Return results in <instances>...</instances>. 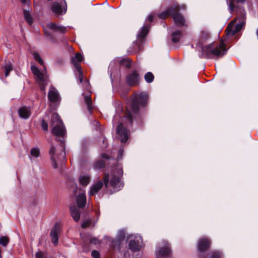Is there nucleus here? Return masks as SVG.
<instances>
[{
    "label": "nucleus",
    "mask_w": 258,
    "mask_h": 258,
    "mask_svg": "<svg viewBox=\"0 0 258 258\" xmlns=\"http://www.w3.org/2000/svg\"><path fill=\"white\" fill-rule=\"evenodd\" d=\"M50 125L52 126V133L57 137H62V139L57 140L61 144L63 148L59 155L56 154L55 147L52 145L49 149V154L52 162V166L54 169L57 168V161H61L63 163L66 161V152L64 151V139L66 135V130L62 120L57 113H53L51 116Z\"/></svg>",
    "instance_id": "obj_1"
},
{
    "label": "nucleus",
    "mask_w": 258,
    "mask_h": 258,
    "mask_svg": "<svg viewBox=\"0 0 258 258\" xmlns=\"http://www.w3.org/2000/svg\"><path fill=\"white\" fill-rule=\"evenodd\" d=\"M149 95L147 92H143L135 94L132 97L130 102L131 111L127 110L123 116V121L132 126L135 120L137 124H142L143 119L140 113V108L147 105Z\"/></svg>",
    "instance_id": "obj_2"
},
{
    "label": "nucleus",
    "mask_w": 258,
    "mask_h": 258,
    "mask_svg": "<svg viewBox=\"0 0 258 258\" xmlns=\"http://www.w3.org/2000/svg\"><path fill=\"white\" fill-rule=\"evenodd\" d=\"M196 47L199 51L202 52L200 57L207 59H213L214 56L221 57L227 51L224 40H221L219 44L216 46L213 42L204 46L201 42H198L196 44Z\"/></svg>",
    "instance_id": "obj_3"
},
{
    "label": "nucleus",
    "mask_w": 258,
    "mask_h": 258,
    "mask_svg": "<svg viewBox=\"0 0 258 258\" xmlns=\"http://www.w3.org/2000/svg\"><path fill=\"white\" fill-rule=\"evenodd\" d=\"M184 6H180L178 3H174L168 7L162 13L157 15L159 19L165 20L171 16L173 19L174 24L177 27L185 26V19L183 15L180 13V9H184Z\"/></svg>",
    "instance_id": "obj_4"
},
{
    "label": "nucleus",
    "mask_w": 258,
    "mask_h": 258,
    "mask_svg": "<svg viewBox=\"0 0 258 258\" xmlns=\"http://www.w3.org/2000/svg\"><path fill=\"white\" fill-rule=\"evenodd\" d=\"M122 175L123 170L120 168H116L114 169L110 182L109 175L105 174L103 178V182L105 187L106 188L109 186L112 187L114 192L120 190L124 185L123 182L120 181Z\"/></svg>",
    "instance_id": "obj_5"
},
{
    "label": "nucleus",
    "mask_w": 258,
    "mask_h": 258,
    "mask_svg": "<svg viewBox=\"0 0 258 258\" xmlns=\"http://www.w3.org/2000/svg\"><path fill=\"white\" fill-rule=\"evenodd\" d=\"M151 25H152L150 23H145L139 30L137 34V39L136 41L134 42L133 44V47L135 53H136L142 49L144 39L148 34Z\"/></svg>",
    "instance_id": "obj_6"
},
{
    "label": "nucleus",
    "mask_w": 258,
    "mask_h": 258,
    "mask_svg": "<svg viewBox=\"0 0 258 258\" xmlns=\"http://www.w3.org/2000/svg\"><path fill=\"white\" fill-rule=\"evenodd\" d=\"M83 59V56L80 53H77L74 56L71 57V63L74 66V71L76 75L79 78V83L80 84H82L83 81V73L80 62Z\"/></svg>",
    "instance_id": "obj_7"
},
{
    "label": "nucleus",
    "mask_w": 258,
    "mask_h": 258,
    "mask_svg": "<svg viewBox=\"0 0 258 258\" xmlns=\"http://www.w3.org/2000/svg\"><path fill=\"white\" fill-rule=\"evenodd\" d=\"M50 10L56 15H62L67 10V5L65 0H55L50 7Z\"/></svg>",
    "instance_id": "obj_8"
},
{
    "label": "nucleus",
    "mask_w": 258,
    "mask_h": 258,
    "mask_svg": "<svg viewBox=\"0 0 258 258\" xmlns=\"http://www.w3.org/2000/svg\"><path fill=\"white\" fill-rule=\"evenodd\" d=\"M48 99L49 101L55 105V108H57L61 101V97L57 89L53 86H51L48 93Z\"/></svg>",
    "instance_id": "obj_9"
},
{
    "label": "nucleus",
    "mask_w": 258,
    "mask_h": 258,
    "mask_svg": "<svg viewBox=\"0 0 258 258\" xmlns=\"http://www.w3.org/2000/svg\"><path fill=\"white\" fill-rule=\"evenodd\" d=\"M211 244V240L208 238H201L198 243L197 248L198 251L201 253V257L204 258L203 256V253L207 251L210 248Z\"/></svg>",
    "instance_id": "obj_10"
},
{
    "label": "nucleus",
    "mask_w": 258,
    "mask_h": 258,
    "mask_svg": "<svg viewBox=\"0 0 258 258\" xmlns=\"http://www.w3.org/2000/svg\"><path fill=\"white\" fill-rule=\"evenodd\" d=\"M164 246L159 248L157 252V258H166L170 256L172 253L170 244L167 241H163Z\"/></svg>",
    "instance_id": "obj_11"
},
{
    "label": "nucleus",
    "mask_w": 258,
    "mask_h": 258,
    "mask_svg": "<svg viewBox=\"0 0 258 258\" xmlns=\"http://www.w3.org/2000/svg\"><path fill=\"white\" fill-rule=\"evenodd\" d=\"M140 81V77L137 71H133L126 77V83L130 86L138 85Z\"/></svg>",
    "instance_id": "obj_12"
},
{
    "label": "nucleus",
    "mask_w": 258,
    "mask_h": 258,
    "mask_svg": "<svg viewBox=\"0 0 258 258\" xmlns=\"http://www.w3.org/2000/svg\"><path fill=\"white\" fill-rule=\"evenodd\" d=\"M130 131L126 129L122 123H120L116 128V134L118 135L121 143H125L128 139Z\"/></svg>",
    "instance_id": "obj_13"
},
{
    "label": "nucleus",
    "mask_w": 258,
    "mask_h": 258,
    "mask_svg": "<svg viewBox=\"0 0 258 258\" xmlns=\"http://www.w3.org/2000/svg\"><path fill=\"white\" fill-rule=\"evenodd\" d=\"M131 239L128 242L129 249L133 252L139 251L140 249V242L142 240V237L140 236L130 235Z\"/></svg>",
    "instance_id": "obj_14"
},
{
    "label": "nucleus",
    "mask_w": 258,
    "mask_h": 258,
    "mask_svg": "<svg viewBox=\"0 0 258 258\" xmlns=\"http://www.w3.org/2000/svg\"><path fill=\"white\" fill-rule=\"evenodd\" d=\"M18 113L20 118L27 119L31 115V109L30 107L23 106L19 108Z\"/></svg>",
    "instance_id": "obj_15"
},
{
    "label": "nucleus",
    "mask_w": 258,
    "mask_h": 258,
    "mask_svg": "<svg viewBox=\"0 0 258 258\" xmlns=\"http://www.w3.org/2000/svg\"><path fill=\"white\" fill-rule=\"evenodd\" d=\"M47 27L54 32L59 33L63 34L67 32V28L66 27L57 25L54 23H49L47 24Z\"/></svg>",
    "instance_id": "obj_16"
},
{
    "label": "nucleus",
    "mask_w": 258,
    "mask_h": 258,
    "mask_svg": "<svg viewBox=\"0 0 258 258\" xmlns=\"http://www.w3.org/2000/svg\"><path fill=\"white\" fill-rule=\"evenodd\" d=\"M59 227L57 223H55L50 231V236L51 237L52 243L56 245L58 244V231Z\"/></svg>",
    "instance_id": "obj_17"
},
{
    "label": "nucleus",
    "mask_w": 258,
    "mask_h": 258,
    "mask_svg": "<svg viewBox=\"0 0 258 258\" xmlns=\"http://www.w3.org/2000/svg\"><path fill=\"white\" fill-rule=\"evenodd\" d=\"M77 207L83 209L86 205V196L85 193L79 194L76 198Z\"/></svg>",
    "instance_id": "obj_18"
},
{
    "label": "nucleus",
    "mask_w": 258,
    "mask_h": 258,
    "mask_svg": "<svg viewBox=\"0 0 258 258\" xmlns=\"http://www.w3.org/2000/svg\"><path fill=\"white\" fill-rule=\"evenodd\" d=\"M103 182L101 180H98L97 182L92 185L89 192L90 196H93L96 194L100 189L103 187Z\"/></svg>",
    "instance_id": "obj_19"
},
{
    "label": "nucleus",
    "mask_w": 258,
    "mask_h": 258,
    "mask_svg": "<svg viewBox=\"0 0 258 258\" xmlns=\"http://www.w3.org/2000/svg\"><path fill=\"white\" fill-rule=\"evenodd\" d=\"M70 214L75 222H78L80 219V212L76 206L70 207Z\"/></svg>",
    "instance_id": "obj_20"
},
{
    "label": "nucleus",
    "mask_w": 258,
    "mask_h": 258,
    "mask_svg": "<svg viewBox=\"0 0 258 258\" xmlns=\"http://www.w3.org/2000/svg\"><path fill=\"white\" fill-rule=\"evenodd\" d=\"M182 36V32L180 30H176L171 33V41L173 43H177L179 42Z\"/></svg>",
    "instance_id": "obj_21"
},
{
    "label": "nucleus",
    "mask_w": 258,
    "mask_h": 258,
    "mask_svg": "<svg viewBox=\"0 0 258 258\" xmlns=\"http://www.w3.org/2000/svg\"><path fill=\"white\" fill-rule=\"evenodd\" d=\"M84 102L87 105V109L89 113H92L93 106L91 97L89 95H86L84 97Z\"/></svg>",
    "instance_id": "obj_22"
},
{
    "label": "nucleus",
    "mask_w": 258,
    "mask_h": 258,
    "mask_svg": "<svg viewBox=\"0 0 258 258\" xmlns=\"http://www.w3.org/2000/svg\"><path fill=\"white\" fill-rule=\"evenodd\" d=\"M79 182L83 186H87L90 182V176L87 175H81L79 177Z\"/></svg>",
    "instance_id": "obj_23"
},
{
    "label": "nucleus",
    "mask_w": 258,
    "mask_h": 258,
    "mask_svg": "<svg viewBox=\"0 0 258 258\" xmlns=\"http://www.w3.org/2000/svg\"><path fill=\"white\" fill-rule=\"evenodd\" d=\"M5 69V76L6 77H8L9 73L13 69V66L11 61L6 62L4 66Z\"/></svg>",
    "instance_id": "obj_24"
},
{
    "label": "nucleus",
    "mask_w": 258,
    "mask_h": 258,
    "mask_svg": "<svg viewBox=\"0 0 258 258\" xmlns=\"http://www.w3.org/2000/svg\"><path fill=\"white\" fill-rule=\"evenodd\" d=\"M208 258H222V253L219 251H211L208 254Z\"/></svg>",
    "instance_id": "obj_25"
},
{
    "label": "nucleus",
    "mask_w": 258,
    "mask_h": 258,
    "mask_svg": "<svg viewBox=\"0 0 258 258\" xmlns=\"http://www.w3.org/2000/svg\"><path fill=\"white\" fill-rule=\"evenodd\" d=\"M23 14L25 20L29 24L31 25L33 22L32 17L29 12L26 10H23Z\"/></svg>",
    "instance_id": "obj_26"
},
{
    "label": "nucleus",
    "mask_w": 258,
    "mask_h": 258,
    "mask_svg": "<svg viewBox=\"0 0 258 258\" xmlns=\"http://www.w3.org/2000/svg\"><path fill=\"white\" fill-rule=\"evenodd\" d=\"M105 166V162L102 160H99L94 164V167L95 169L99 170L104 168Z\"/></svg>",
    "instance_id": "obj_27"
},
{
    "label": "nucleus",
    "mask_w": 258,
    "mask_h": 258,
    "mask_svg": "<svg viewBox=\"0 0 258 258\" xmlns=\"http://www.w3.org/2000/svg\"><path fill=\"white\" fill-rule=\"evenodd\" d=\"M144 78L147 83H151L154 81V76L152 73L149 72L145 75Z\"/></svg>",
    "instance_id": "obj_28"
},
{
    "label": "nucleus",
    "mask_w": 258,
    "mask_h": 258,
    "mask_svg": "<svg viewBox=\"0 0 258 258\" xmlns=\"http://www.w3.org/2000/svg\"><path fill=\"white\" fill-rule=\"evenodd\" d=\"M242 15V21H241V22H239V23H238L237 24H236L235 26V27L236 28V29L237 30H238V31H240L242 27L244 26V24H245V21L244 20L245 19V13H244V14L243 13H242L241 14Z\"/></svg>",
    "instance_id": "obj_29"
},
{
    "label": "nucleus",
    "mask_w": 258,
    "mask_h": 258,
    "mask_svg": "<svg viewBox=\"0 0 258 258\" xmlns=\"http://www.w3.org/2000/svg\"><path fill=\"white\" fill-rule=\"evenodd\" d=\"M30 154L34 158H38L40 154V151L38 147L33 148L31 149Z\"/></svg>",
    "instance_id": "obj_30"
},
{
    "label": "nucleus",
    "mask_w": 258,
    "mask_h": 258,
    "mask_svg": "<svg viewBox=\"0 0 258 258\" xmlns=\"http://www.w3.org/2000/svg\"><path fill=\"white\" fill-rule=\"evenodd\" d=\"M10 239L9 237L5 236H2L0 237V244L3 246H6L9 243Z\"/></svg>",
    "instance_id": "obj_31"
},
{
    "label": "nucleus",
    "mask_w": 258,
    "mask_h": 258,
    "mask_svg": "<svg viewBox=\"0 0 258 258\" xmlns=\"http://www.w3.org/2000/svg\"><path fill=\"white\" fill-rule=\"evenodd\" d=\"M35 76H36V81L37 82V83H39L44 82V78L43 74L41 72H39L38 73L36 74Z\"/></svg>",
    "instance_id": "obj_32"
},
{
    "label": "nucleus",
    "mask_w": 258,
    "mask_h": 258,
    "mask_svg": "<svg viewBox=\"0 0 258 258\" xmlns=\"http://www.w3.org/2000/svg\"><path fill=\"white\" fill-rule=\"evenodd\" d=\"M125 237V232L124 230H120L118 231L117 234V239L118 241H123Z\"/></svg>",
    "instance_id": "obj_33"
},
{
    "label": "nucleus",
    "mask_w": 258,
    "mask_h": 258,
    "mask_svg": "<svg viewBox=\"0 0 258 258\" xmlns=\"http://www.w3.org/2000/svg\"><path fill=\"white\" fill-rule=\"evenodd\" d=\"M33 57L35 59V60L39 62V63L41 65L43 64V61L41 58L40 55L37 52H34L33 53Z\"/></svg>",
    "instance_id": "obj_34"
},
{
    "label": "nucleus",
    "mask_w": 258,
    "mask_h": 258,
    "mask_svg": "<svg viewBox=\"0 0 258 258\" xmlns=\"http://www.w3.org/2000/svg\"><path fill=\"white\" fill-rule=\"evenodd\" d=\"M44 33H45V35L47 37L49 38L52 43H56V40L55 38L54 37V36L52 35V34L50 32L45 31Z\"/></svg>",
    "instance_id": "obj_35"
},
{
    "label": "nucleus",
    "mask_w": 258,
    "mask_h": 258,
    "mask_svg": "<svg viewBox=\"0 0 258 258\" xmlns=\"http://www.w3.org/2000/svg\"><path fill=\"white\" fill-rule=\"evenodd\" d=\"M36 258H46V255L42 251L38 250L35 253Z\"/></svg>",
    "instance_id": "obj_36"
},
{
    "label": "nucleus",
    "mask_w": 258,
    "mask_h": 258,
    "mask_svg": "<svg viewBox=\"0 0 258 258\" xmlns=\"http://www.w3.org/2000/svg\"><path fill=\"white\" fill-rule=\"evenodd\" d=\"M41 126L44 131L48 130V123L44 119H42L41 121Z\"/></svg>",
    "instance_id": "obj_37"
},
{
    "label": "nucleus",
    "mask_w": 258,
    "mask_h": 258,
    "mask_svg": "<svg viewBox=\"0 0 258 258\" xmlns=\"http://www.w3.org/2000/svg\"><path fill=\"white\" fill-rule=\"evenodd\" d=\"M227 35L228 37H232L233 34H232L233 31V27L228 25L226 28Z\"/></svg>",
    "instance_id": "obj_38"
},
{
    "label": "nucleus",
    "mask_w": 258,
    "mask_h": 258,
    "mask_svg": "<svg viewBox=\"0 0 258 258\" xmlns=\"http://www.w3.org/2000/svg\"><path fill=\"white\" fill-rule=\"evenodd\" d=\"M210 35V34L207 32H202L201 35V39L203 40H207Z\"/></svg>",
    "instance_id": "obj_39"
},
{
    "label": "nucleus",
    "mask_w": 258,
    "mask_h": 258,
    "mask_svg": "<svg viewBox=\"0 0 258 258\" xmlns=\"http://www.w3.org/2000/svg\"><path fill=\"white\" fill-rule=\"evenodd\" d=\"M154 17H155L154 13L150 14L149 15V16L146 19L145 23H147V21H149L150 22H153V21L154 20Z\"/></svg>",
    "instance_id": "obj_40"
},
{
    "label": "nucleus",
    "mask_w": 258,
    "mask_h": 258,
    "mask_svg": "<svg viewBox=\"0 0 258 258\" xmlns=\"http://www.w3.org/2000/svg\"><path fill=\"white\" fill-rule=\"evenodd\" d=\"M31 70L33 74L35 75L36 74L38 73L40 71L39 69L35 66H31Z\"/></svg>",
    "instance_id": "obj_41"
},
{
    "label": "nucleus",
    "mask_w": 258,
    "mask_h": 258,
    "mask_svg": "<svg viewBox=\"0 0 258 258\" xmlns=\"http://www.w3.org/2000/svg\"><path fill=\"white\" fill-rule=\"evenodd\" d=\"M91 256L94 258H100V253L97 250H93L91 252Z\"/></svg>",
    "instance_id": "obj_42"
},
{
    "label": "nucleus",
    "mask_w": 258,
    "mask_h": 258,
    "mask_svg": "<svg viewBox=\"0 0 258 258\" xmlns=\"http://www.w3.org/2000/svg\"><path fill=\"white\" fill-rule=\"evenodd\" d=\"M90 224V222L89 221H84L81 224V227L82 228H86L88 227Z\"/></svg>",
    "instance_id": "obj_43"
},
{
    "label": "nucleus",
    "mask_w": 258,
    "mask_h": 258,
    "mask_svg": "<svg viewBox=\"0 0 258 258\" xmlns=\"http://www.w3.org/2000/svg\"><path fill=\"white\" fill-rule=\"evenodd\" d=\"M235 5L232 1H230L229 4V9L230 12L234 11Z\"/></svg>",
    "instance_id": "obj_44"
},
{
    "label": "nucleus",
    "mask_w": 258,
    "mask_h": 258,
    "mask_svg": "<svg viewBox=\"0 0 258 258\" xmlns=\"http://www.w3.org/2000/svg\"><path fill=\"white\" fill-rule=\"evenodd\" d=\"M38 84H39V87H40V90L42 91L45 92L46 85L43 83V82H42L41 83H39Z\"/></svg>",
    "instance_id": "obj_45"
},
{
    "label": "nucleus",
    "mask_w": 258,
    "mask_h": 258,
    "mask_svg": "<svg viewBox=\"0 0 258 258\" xmlns=\"http://www.w3.org/2000/svg\"><path fill=\"white\" fill-rule=\"evenodd\" d=\"M89 242L96 245L98 243V239L96 237H94L90 239Z\"/></svg>",
    "instance_id": "obj_46"
},
{
    "label": "nucleus",
    "mask_w": 258,
    "mask_h": 258,
    "mask_svg": "<svg viewBox=\"0 0 258 258\" xmlns=\"http://www.w3.org/2000/svg\"><path fill=\"white\" fill-rule=\"evenodd\" d=\"M122 153H123V150L121 149H120L118 151V156H117L118 160L120 159L121 158Z\"/></svg>",
    "instance_id": "obj_47"
},
{
    "label": "nucleus",
    "mask_w": 258,
    "mask_h": 258,
    "mask_svg": "<svg viewBox=\"0 0 258 258\" xmlns=\"http://www.w3.org/2000/svg\"><path fill=\"white\" fill-rule=\"evenodd\" d=\"M101 157L103 158V159H106V160H108L109 159V156L105 154V153H102L101 155Z\"/></svg>",
    "instance_id": "obj_48"
},
{
    "label": "nucleus",
    "mask_w": 258,
    "mask_h": 258,
    "mask_svg": "<svg viewBox=\"0 0 258 258\" xmlns=\"http://www.w3.org/2000/svg\"><path fill=\"white\" fill-rule=\"evenodd\" d=\"M238 32H239V31H238V30H237L236 29V28L234 27V28H233V31H232V34H233V35H234L235 34H236L237 33H238Z\"/></svg>",
    "instance_id": "obj_49"
},
{
    "label": "nucleus",
    "mask_w": 258,
    "mask_h": 258,
    "mask_svg": "<svg viewBox=\"0 0 258 258\" xmlns=\"http://www.w3.org/2000/svg\"><path fill=\"white\" fill-rule=\"evenodd\" d=\"M125 67L127 68H130L131 67V63L130 62H127Z\"/></svg>",
    "instance_id": "obj_50"
},
{
    "label": "nucleus",
    "mask_w": 258,
    "mask_h": 258,
    "mask_svg": "<svg viewBox=\"0 0 258 258\" xmlns=\"http://www.w3.org/2000/svg\"><path fill=\"white\" fill-rule=\"evenodd\" d=\"M89 250H87L85 249V247L84 246H83V251L84 252H87Z\"/></svg>",
    "instance_id": "obj_51"
},
{
    "label": "nucleus",
    "mask_w": 258,
    "mask_h": 258,
    "mask_svg": "<svg viewBox=\"0 0 258 258\" xmlns=\"http://www.w3.org/2000/svg\"><path fill=\"white\" fill-rule=\"evenodd\" d=\"M22 4H26L27 0H20Z\"/></svg>",
    "instance_id": "obj_52"
},
{
    "label": "nucleus",
    "mask_w": 258,
    "mask_h": 258,
    "mask_svg": "<svg viewBox=\"0 0 258 258\" xmlns=\"http://www.w3.org/2000/svg\"><path fill=\"white\" fill-rule=\"evenodd\" d=\"M238 3H243L245 0H236Z\"/></svg>",
    "instance_id": "obj_53"
},
{
    "label": "nucleus",
    "mask_w": 258,
    "mask_h": 258,
    "mask_svg": "<svg viewBox=\"0 0 258 258\" xmlns=\"http://www.w3.org/2000/svg\"><path fill=\"white\" fill-rule=\"evenodd\" d=\"M256 36H257V39H258V28L256 29Z\"/></svg>",
    "instance_id": "obj_54"
},
{
    "label": "nucleus",
    "mask_w": 258,
    "mask_h": 258,
    "mask_svg": "<svg viewBox=\"0 0 258 258\" xmlns=\"http://www.w3.org/2000/svg\"><path fill=\"white\" fill-rule=\"evenodd\" d=\"M102 142H103V143H105L106 142V139H105V138H104V139H103Z\"/></svg>",
    "instance_id": "obj_55"
},
{
    "label": "nucleus",
    "mask_w": 258,
    "mask_h": 258,
    "mask_svg": "<svg viewBox=\"0 0 258 258\" xmlns=\"http://www.w3.org/2000/svg\"><path fill=\"white\" fill-rule=\"evenodd\" d=\"M106 147H107V144H106V143H105V146H104V147H105V148H106Z\"/></svg>",
    "instance_id": "obj_56"
},
{
    "label": "nucleus",
    "mask_w": 258,
    "mask_h": 258,
    "mask_svg": "<svg viewBox=\"0 0 258 258\" xmlns=\"http://www.w3.org/2000/svg\"><path fill=\"white\" fill-rule=\"evenodd\" d=\"M86 83H89V81H86Z\"/></svg>",
    "instance_id": "obj_57"
}]
</instances>
